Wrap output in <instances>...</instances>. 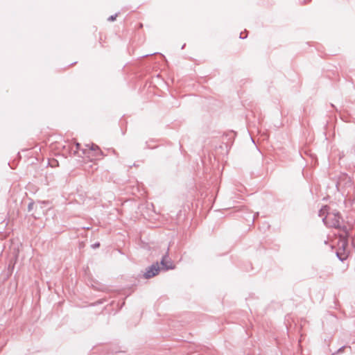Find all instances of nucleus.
<instances>
[{
  "label": "nucleus",
  "instance_id": "11",
  "mask_svg": "<svg viewBox=\"0 0 355 355\" xmlns=\"http://www.w3.org/2000/svg\"><path fill=\"white\" fill-rule=\"evenodd\" d=\"M239 37H240L241 39H245V38H246V37H247V35H245V36H243V33H240V36H239Z\"/></svg>",
  "mask_w": 355,
  "mask_h": 355
},
{
  "label": "nucleus",
  "instance_id": "2",
  "mask_svg": "<svg viewBox=\"0 0 355 355\" xmlns=\"http://www.w3.org/2000/svg\"><path fill=\"white\" fill-rule=\"evenodd\" d=\"M160 270V267L158 262L153 263L150 266L146 269V272L144 274L145 279H150L157 275Z\"/></svg>",
  "mask_w": 355,
  "mask_h": 355
},
{
  "label": "nucleus",
  "instance_id": "10",
  "mask_svg": "<svg viewBox=\"0 0 355 355\" xmlns=\"http://www.w3.org/2000/svg\"><path fill=\"white\" fill-rule=\"evenodd\" d=\"M344 347H345L344 346H343V347H340V348L338 349V351L336 352V354H339L340 352H341L343 350Z\"/></svg>",
  "mask_w": 355,
  "mask_h": 355
},
{
  "label": "nucleus",
  "instance_id": "13",
  "mask_svg": "<svg viewBox=\"0 0 355 355\" xmlns=\"http://www.w3.org/2000/svg\"><path fill=\"white\" fill-rule=\"evenodd\" d=\"M86 153H87V150L83 149V154L86 155Z\"/></svg>",
  "mask_w": 355,
  "mask_h": 355
},
{
  "label": "nucleus",
  "instance_id": "4",
  "mask_svg": "<svg viewBox=\"0 0 355 355\" xmlns=\"http://www.w3.org/2000/svg\"><path fill=\"white\" fill-rule=\"evenodd\" d=\"M90 150H92V151H96L95 155L98 156V155H101L103 154L102 151L100 150L99 147L94 144H92L90 146Z\"/></svg>",
  "mask_w": 355,
  "mask_h": 355
},
{
  "label": "nucleus",
  "instance_id": "9",
  "mask_svg": "<svg viewBox=\"0 0 355 355\" xmlns=\"http://www.w3.org/2000/svg\"><path fill=\"white\" fill-rule=\"evenodd\" d=\"M100 246V243H95L94 244L92 245V247L93 248H98Z\"/></svg>",
  "mask_w": 355,
  "mask_h": 355
},
{
  "label": "nucleus",
  "instance_id": "15",
  "mask_svg": "<svg viewBox=\"0 0 355 355\" xmlns=\"http://www.w3.org/2000/svg\"><path fill=\"white\" fill-rule=\"evenodd\" d=\"M185 45H186V44H184L182 46V48H181V49H183L185 47Z\"/></svg>",
  "mask_w": 355,
  "mask_h": 355
},
{
  "label": "nucleus",
  "instance_id": "12",
  "mask_svg": "<svg viewBox=\"0 0 355 355\" xmlns=\"http://www.w3.org/2000/svg\"><path fill=\"white\" fill-rule=\"evenodd\" d=\"M32 206H33V204H32V203H30V204L28 205V210H29V211L31 209Z\"/></svg>",
  "mask_w": 355,
  "mask_h": 355
},
{
  "label": "nucleus",
  "instance_id": "7",
  "mask_svg": "<svg viewBox=\"0 0 355 355\" xmlns=\"http://www.w3.org/2000/svg\"><path fill=\"white\" fill-rule=\"evenodd\" d=\"M80 144L79 143L76 144V150H74V153H77L78 150L80 149Z\"/></svg>",
  "mask_w": 355,
  "mask_h": 355
},
{
  "label": "nucleus",
  "instance_id": "5",
  "mask_svg": "<svg viewBox=\"0 0 355 355\" xmlns=\"http://www.w3.org/2000/svg\"><path fill=\"white\" fill-rule=\"evenodd\" d=\"M329 209V207L325 205L322 208H321L319 211V216L322 217V218L326 216V213H327V210Z\"/></svg>",
  "mask_w": 355,
  "mask_h": 355
},
{
  "label": "nucleus",
  "instance_id": "1",
  "mask_svg": "<svg viewBox=\"0 0 355 355\" xmlns=\"http://www.w3.org/2000/svg\"><path fill=\"white\" fill-rule=\"evenodd\" d=\"M340 219L341 216L339 212L327 213V216L322 218V221L328 227L341 228Z\"/></svg>",
  "mask_w": 355,
  "mask_h": 355
},
{
  "label": "nucleus",
  "instance_id": "6",
  "mask_svg": "<svg viewBox=\"0 0 355 355\" xmlns=\"http://www.w3.org/2000/svg\"><path fill=\"white\" fill-rule=\"evenodd\" d=\"M117 15H118L117 13H116L115 15H111L110 17H108L107 20L110 21H113L116 19Z\"/></svg>",
  "mask_w": 355,
  "mask_h": 355
},
{
  "label": "nucleus",
  "instance_id": "3",
  "mask_svg": "<svg viewBox=\"0 0 355 355\" xmlns=\"http://www.w3.org/2000/svg\"><path fill=\"white\" fill-rule=\"evenodd\" d=\"M167 251H168V248H167ZM162 267L165 270H171L174 268V265L171 261V259L168 257V252H166L165 254L162 257L160 262Z\"/></svg>",
  "mask_w": 355,
  "mask_h": 355
},
{
  "label": "nucleus",
  "instance_id": "8",
  "mask_svg": "<svg viewBox=\"0 0 355 355\" xmlns=\"http://www.w3.org/2000/svg\"><path fill=\"white\" fill-rule=\"evenodd\" d=\"M336 255L338 257V258L340 260V261H344L345 259V257H343L340 255V254L338 252L336 253Z\"/></svg>",
  "mask_w": 355,
  "mask_h": 355
},
{
  "label": "nucleus",
  "instance_id": "14",
  "mask_svg": "<svg viewBox=\"0 0 355 355\" xmlns=\"http://www.w3.org/2000/svg\"><path fill=\"white\" fill-rule=\"evenodd\" d=\"M343 231H344L345 232H347V227H345V226H344V227H343Z\"/></svg>",
  "mask_w": 355,
  "mask_h": 355
}]
</instances>
